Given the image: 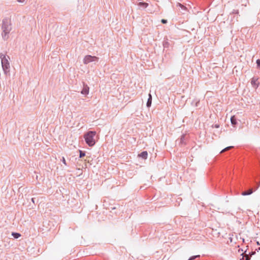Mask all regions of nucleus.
Instances as JSON below:
<instances>
[{"instance_id": "obj_1", "label": "nucleus", "mask_w": 260, "mask_h": 260, "mask_svg": "<svg viewBox=\"0 0 260 260\" xmlns=\"http://www.w3.org/2000/svg\"><path fill=\"white\" fill-rule=\"evenodd\" d=\"M1 28L2 38L5 41L8 40L9 38V34L12 29V23L10 18H5L3 19Z\"/></svg>"}, {"instance_id": "obj_2", "label": "nucleus", "mask_w": 260, "mask_h": 260, "mask_svg": "<svg viewBox=\"0 0 260 260\" xmlns=\"http://www.w3.org/2000/svg\"><path fill=\"white\" fill-rule=\"evenodd\" d=\"M84 138L86 143L90 146H93L98 137L95 131H89L84 136Z\"/></svg>"}, {"instance_id": "obj_3", "label": "nucleus", "mask_w": 260, "mask_h": 260, "mask_svg": "<svg viewBox=\"0 0 260 260\" xmlns=\"http://www.w3.org/2000/svg\"><path fill=\"white\" fill-rule=\"evenodd\" d=\"M0 58H1L3 69L5 72H6L10 68L9 62L5 55L2 53L0 54Z\"/></svg>"}, {"instance_id": "obj_4", "label": "nucleus", "mask_w": 260, "mask_h": 260, "mask_svg": "<svg viewBox=\"0 0 260 260\" xmlns=\"http://www.w3.org/2000/svg\"><path fill=\"white\" fill-rule=\"evenodd\" d=\"M99 57L95 56L86 55L83 59V63L85 64L92 61H98Z\"/></svg>"}, {"instance_id": "obj_5", "label": "nucleus", "mask_w": 260, "mask_h": 260, "mask_svg": "<svg viewBox=\"0 0 260 260\" xmlns=\"http://www.w3.org/2000/svg\"><path fill=\"white\" fill-rule=\"evenodd\" d=\"M258 78L256 77H253L251 79V83L252 86L256 89L258 87V83L257 82Z\"/></svg>"}, {"instance_id": "obj_6", "label": "nucleus", "mask_w": 260, "mask_h": 260, "mask_svg": "<svg viewBox=\"0 0 260 260\" xmlns=\"http://www.w3.org/2000/svg\"><path fill=\"white\" fill-rule=\"evenodd\" d=\"M89 88L87 84L83 83V88L81 91V93L85 95H87L89 93Z\"/></svg>"}, {"instance_id": "obj_7", "label": "nucleus", "mask_w": 260, "mask_h": 260, "mask_svg": "<svg viewBox=\"0 0 260 260\" xmlns=\"http://www.w3.org/2000/svg\"><path fill=\"white\" fill-rule=\"evenodd\" d=\"M231 123L233 126H235L237 123V118H236L235 116H233L231 118Z\"/></svg>"}, {"instance_id": "obj_8", "label": "nucleus", "mask_w": 260, "mask_h": 260, "mask_svg": "<svg viewBox=\"0 0 260 260\" xmlns=\"http://www.w3.org/2000/svg\"><path fill=\"white\" fill-rule=\"evenodd\" d=\"M147 155L148 153L147 151H143L138 155L139 157H141L144 159H146Z\"/></svg>"}, {"instance_id": "obj_9", "label": "nucleus", "mask_w": 260, "mask_h": 260, "mask_svg": "<svg viewBox=\"0 0 260 260\" xmlns=\"http://www.w3.org/2000/svg\"><path fill=\"white\" fill-rule=\"evenodd\" d=\"M138 5L139 7H143L144 8H146L149 5L147 3L140 2L138 4Z\"/></svg>"}, {"instance_id": "obj_10", "label": "nucleus", "mask_w": 260, "mask_h": 260, "mask_svg": "<svg viewBox=\"0 0 260 260\" xmlns=\"http://www.w3.org/2000/svg\"><path fill=\"white\" fill-rule=\"evenodd\" d=\"M177 6L181 8V9L183 11H185L187 10V8L184 5H182L180 3H178L177 4Z\"/></svg>"}, {"instance_id": "obj_11", "label": "nucleus", "mask_w": 260, "mask_h": 260, "mask_svg": "<svg viewBox=\"0 0 260 260\" xmlns=\"http://www.w3.org/2000/svg\"><path fill=\"white\" fill-rule=\"evenodd\" d=\"M151 102H152L151 95L150 94H149V98L148 99V101H147V106L148 107H149L151 106Z\"/></svg>"}, {"instance_id": "obj_12", "label": "nucleus", "mask_w": 260, "mask_h": 260, "mask_svg": "<svg viewBox=\"0 0 260 260\" xmlns=\"http://www.w3.org/2000/svg\"><path fill=\"white\" fill-rule=\"evenodd\" d=\"M252 193V189H250L247 191H245V192H242V194L243 196H246V195L250 194Z\"/></svg>"}, {"instance_id": "obj_13", "label": "nucleus", "mask_w": 260, "mask_h": 260, "mask_svg": "<svg viewBox=\"0 0 260 260\" xmlns=\"http://www.w3.org/2000/svg\"><path fill=\"white\" fill-rule=\"evenodd\" d=\"M12 235L15 239H17V238H19L21 236V235L19 233H14V232H13L12 233Z\"/></svg>"}, {"instance_id": "obj_14", "label": "nucleus", "mask_w": 260, "mask_h": 260, "mask_svg": "<svg viewBox=\"0 0 260 260\" xmlns=\"http://www.w3.org/2000/svg\"><path fill=\"white\" fill-rule=\"evenodd\" d=\"M233 147V146L227 147L225 148L224 149H223L222 150H221L220 153H223L226 151H228V150H230V149L232 148Z\"/></svg>"}, {"instance_id": "obj_15", "label": "nucleus", "mask_w": 260, "mask_h": 260, "mask_svg": "<svg viewBox=\"0 0 260 260\" xmlns=\"http://www.w3.org/2000/svg\"><path fill=\"white\" fill-rule=\"evenodd\" d=\"M79 152H80V158L83 157V156H84L85 155V153L84 152H83L82 151L79 150Z\"/></svg>"}, {"instance_id": "obj_16", "label": "nucleus", "mask_w": 260, "mask_h": 260, "mask_svg": "<svg viewBox=\"0 0 260 260\" xmlns=\"http://www.w3.org/2000/svg\"><path fill=\"white\" fill-rule=\"evenodd\" d=\"M200 257V255H194L191 256L188 260H193L197 257Z\"/></svg>"}, {"instance_id": "obj_17", "label": "nucleus", "mask_w": 260, "mask_h": 260, "mask_svg": "<svg viewBox=\"0 0 260 260\" xmlns=\"http://www.w3.org/2000/svg\"><path fill=\"white\" fill-rule=\"evenodd\" d=\"M169 43L168 42H167V41L164 42V43H163V46H164V47H166V48L168 47H169Z\"/></svg>"}, {"instance_id": "obj_18", "label": "nucleus", "mask_w": 260, "mask_h": 260, "mask_svg": "<svg viewBox=\"0 0 260 260\" xmlns=\"http://www.w3.org/2000/svg\"><path fill=\"white\" fill-rule=\"evenodd\" d=\"M256 62L257 64V68L260 69V59H257Z\"/></svg>"}, {"instance_id": "obj_19", "label": "nucleus", "mask_w": 260, "mask_h": 260, "mask_svg": "<svg viewBox=\"0 0 260 260\" xmlns=\"http://www.w3.org/2000/svg\"><path fill=\"white\" fill-rule=\"evenodd\" d=\"M232 13L235 14H239V10H234L232 12Z\"/></svg>"}, {"instance_id": "obj_20", "label": "nucleus", "mask_w": 260, "mask_h": 260, "mask_svg": "<svg viewBox=\"0 0 260 260\" xmlns=\"http://www.w3.org/2000/svg\"><path fill=\"white\" fill-rule=\"evenodd\" d=\"M161 22L163 23V24H166L167 23V20L166 19H161Z\"/></svg>"}, {"instance_id": "obj_21", "label": "nucleus", "mask_w": 260, "mask_h": 260, "mask_svg": "<svg viewBox=\"0 0 260 260\" xmlns=\"http://www.w3.org/2000/svg\"><path fill=\"white\" fill-rule=\"evenodd\" d=\"M17 2H18L19 3H23L24 2L25 0H17Z\"/></svg>"}, {"instance_id": "obj_22", "label": "nucleus", "mask_w": 260, "mask_h": 260, "mask_svg": "<svg viewBox=\"0 0 260 260\" xmlns=\"http://www.w3.org/2000/svg\"><path fill=\"white\" fill-rule=\"evenodd\" d=\"M62 162L64 165H66V160L64 157L62 158Z\"/></svg>"}, {"instance_id": "obj_23", "label": "nucleus", "mask_w": 260, "mask_h": 260, "mask_svg": "<svg viewBox=\"0 0 260 260\" xmlns=\"http://www.w3.org/2000/svg\"><path fill=\"white\" fill-rule=\"evenodd\" d=\"M198 103H199V101L196 102V107H198Z\"/></svg>"}, {"instance_id": "obj_24", "label": "nucleus", "mask_w": 260, "mask_h": 260, "mask_svg": "<svg viewBox=\"0 0 260 260\" xmlns=\"http://www.w3.org/2000/svg\"><path fill=\"white\" fill-rule=\"evenodd\" d=\"M215 127H216V128H218V127H219V125H218L216 124V125H215Z\"/></svg>"}, {"instance_id": "obj_25", "label": "nucleus", "mask_w": 260, "mask_h": 260, "mask_svg": "<svg viewBox=\"0 0 260 260\" xmlns=\"http://www.w3.org/2000/svg\"><path fill=\"white\" fill-rule=\"evenodd\" d=\"M246 260H248V256H247Z\"/></svg>"}, {"instance_id": "obj_26", "label": "nucleus", "mask_w": 260, "mask_h": 260, "mask_svg": "<svg viewBox=\"0 0 260 260\" xmlns=\"http://www.w3.org/2000/svg\"><path fill=\"white\" fill-rule=\"evenodd\" d=\"M257 243L258 245H260V243H259L258 242H257Z\"/></svg>"}]
</instances>
